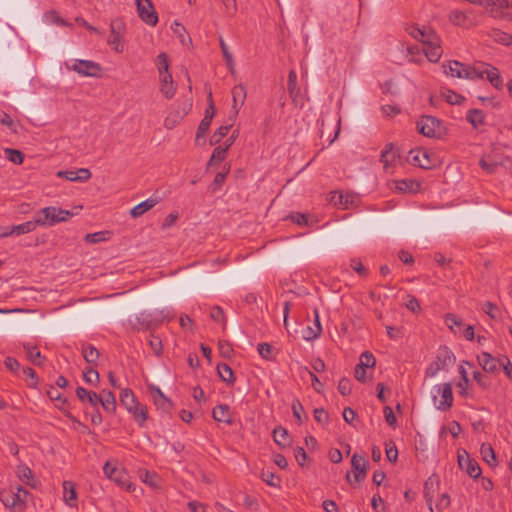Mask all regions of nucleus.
Listing matches in <instances>:
<instances>
[{
    "mask_svg": "<svg viewBox=\"0 0 512 512\" xmlns=\"http://www.w3.org/2000/svg\"><path fill=\"white\" fill-rule=\"evenodd\" d=\"M159 201L160 199L158 197H150L142 201L138 205L134 206L130 211V215L133 218H138L142 216L145 212L149 211L154 206H156L159 203Z\"/></svg>",
    "mask_w": 512,
    "mask_h": 512,
    "instance_id": "nucleus-26",
    "label": "nucleus"
},
{
    "mask_svg": "<svg viewBox=\"0 0 512 512\" xmlns=\"http://www.w3.org/2000/svg\"><path fill=\"white\" fill-rule=\"evenodd\" d=\"M84 380L91 385L97 384L99 381V373L93 368H87L84 373Z\"/></svg>",
    "mask_w": 512,
    "mask_h": 512,
    "instance_id": "nucleus-56",
    "label": "nucleus"
},
{
    "mask_svg": "<svg viewBox=\"0 0 512 512\" xmlns=\"http://www.w3.org/2000/svg\"><path fill=\"white\" fill-rule=\"evenodd\" d=\"M478 361L486 372H495L500 367V360L494 358L488 352H482L478 355Z\"/></svg>",
    "mask_w": 512,
    "mask_h": 512,
    "instance_id": "nucleus-27",
    "label": "nucleus"
},
{
    "mask_svg": "<svg viewBox=\"0 0 512 512\" xmlns=\"http://www.w3.org/2000/svg\"><path fill=\"white\" fill-rule=\"evenodd\" d=\"M128 413L132 415L134 421L140 427L144 426L148 418L147 407L145 405L139 403L135 407H133L131 411H128Z\"/></svg>",
    "mask_w": 512,
    "mask_h": 512,
    "instance_id": "nucleus-32",
    "label": "nucleus"
},
{
    "mask_svg": "<svg viewBox=\"0 0 512 512\" xmlns=\"http://www.w3.org/2000/svg\"><path fill=\"white\" fill-rule=\"evenodd\" d=\"M82 355L89 364H95L99 358L98 350L92 345H84L82 347Z\"/></svg>",
    "mask_w": 512,
    "mask_h": 512,
    "instance_id": "nucleus-43",
    "label": "nucleus"
},
{
    "mask_svg": "<svg viewBox=\"0 0 512 512\" xmlns=\"http://www.w3.org/2000/svg\"><path fill=\"white\" fill-rule=\"evenodd\" d=\"M416 130L429 138L440 137L445 130L443 123L433 116H422L416 122Z\"/></svg>",
    "mask_w": 512,
    "mask_h": 512,
    "instance_id": "nucleus-5",
    "label": "nucleus"
},
{
    "mask_svg": "<svg viewBox=\"0 0 512 512\" xmlns=\"http://www.w3.org/2000/svg\"><path fill=\"white\" fill-rule=\"evenodd\" d=\"M4 153L5 157L14 164H21L23 162V155L18 150L6 148Z\"/></svg>",
    "mask_w": 512,
    "mask_h": 512,
    "instance_id": "nucleus-49",
    "label": "nucleus"
},
{
    "mask_svg": "<svg viewBox=\"0 0 512 512\" xmlns=\"http://www.w3.org/2000/svg\"><path fill=\"white\" fill-rule=\"evenodd\" d=\"M383 413L387 424L394 427L396 425L397 420L392 408L389 406L384 407Z\"/></svg>",
    "mask_w": 512,
    "mask_h": 512,
    "instance_id": "nucleus-59",
    "label": "nucleus"
},
{
    "mask_svg": "<svg viewBox=\"0 0 512 512\" xmlns=\"http://www.w3.org/2000/svg\"><path fill=\"white\" fill-rule=\"evenodd\" d=\"M106 232L90 233L85 236V240L89 243H98L106 240Z\"/></svg>",
    "mask_w": 512,
    "mask_h": 512,
    "instance_id": "nucleus-58",
    "label": "nucleus"
},
{
    "mask_svg": "<svg viewBox=\"0 0 512 512\" xmlns=\"http://www.w3.org/2000/svg\"><path fill=\"white\" fill-rule=\"evenodd\" d=\"M62 486L63 500L65 504L71 508L77 507V492L75 484L72 481H64Z\"/></svg>",
    "mask_w": 512,
    "mask_h": 512,
    "instance_id": "nucleus-22",
    "label": "nucleus"
},
{
    "mask_svg": "<svg viewBox=\"0 0 512 512\" xmlns=\"http://www.w3.org/2000/svg\"><path fill=\"white\" fill-rule=\"evenodd\" d=\"M149 344L153 352L159 355L162 351V341L158 336L151 335Z\"/></svg>",
    "mask_w": 512,
    "mask_h": 512,
    "instance_id": "nucleus-60",
    "label": "nucleus"
},
{
    "mask_svg": "<svg viewBox=\"0 0 512 512\" xmlns=\"http://www.w3.org/2000/svg\"><path fill=\"white\" fill-rule=\"evenodd\" d=\"M258 352L266 360H271L274 356L273 347L268 343H260L258 345Z\"/></svg>",
    "mask_w": 512,
    "mask_h": 512,
    "instance_id": "nucleus-54",
    "label": "nucleus"
},
{
    "mask_svg": "<svg viewBox=\"0 0 512 512\" xmlns=\"http://www.w3.org/2000/svg\"><path fill=\"white\" fill-rule=\"evenodd\" d=\"M155 65L158 70L159 76H163L165 74H170L169 72V59L166 53H160L155 61Z\"/></svg>",
    "mask_w": 512,
    "mask_h": 512,
    "instance_id": "nucleus-41",
    "label": "nucleus"
},
{
    "mask_svg": "<svg viewBox=\"0 0 512 512\" xmlns=\"http://www.w3.org/2000/svg\"><path fill=\"white\" fill-rule=\"evenodd\" d=\"M407 33L417 41H420L422 44L426 43V41L433 35L426 28H421L417 25H409L406 28Z\"/></svg>",
    "mask_w": 512,
    "mask_h": 512,
    "instance_id": "nucleus-31",
    "label": "nucleus"
},
{
    "mask_svg": "<svg viewBox=\"0 0 512 512\" xmlns=\"http://www.w3.org/2000/svg\"><path fill=\"white\" fill-rule=\"evenodd\" d=\"M450 76L465 79H487L493 87L501 89L503 79L499 70L486 63H478L474 66L464 65L457 60H450Z\"/></svg>",
    "mask_w": 512,
    "mask_h": 512,
    "instance_id": "nucleus-1",
    "label": "nucleus"
},
{
    "mask_svg": "<svg viewBox=\"0 0 512 512\" xmlns=\"http://www.w3.org/2000/svg\"><path fill=\"white\" fill-rule=\"evenodd\" d=\"M350 266L355 272H357L361 276H364L367 273V269L362 265L361 261L358 259H352Z\"/></svg>",
    "mask_w": 512,
    "mask_h": 512,
    "instance_id": "nucleus-63",
    "label": "nucleus"
},
{
    "mask_svg": "<svg viewBox=\"0 0 512 512\" xmlns=\"http://www.w3.org/2000/svg\"><path fill=\"white\" fill-rule=\"evenodd\" d=\"M423 51L430 62H437L440 59L443 50L439 45L437 36L432 35L426 43L423 44Z\"/></svg>",
    "mask_w": 512,
    "mask_h": 512,
    "instance_id": "nucleus-14",
    "label": "nucleus"
},
{
    "mask_svg": "<svg viewBox=\"0 0 512 512\" xmlns=\"http://www.w3.org/2000/svg\"><path fill=\"white\" fill-rule=\"evenodd\" d=\"M139 479L153 490H160L162 487L161 477L154 472L140 470Z\"/></svg>",
    "mask_w": 512,
    "mask_h": 512,
    "instance_id": "nucleus-23",
    "label": "nucleus"
},
{
    "mask_svg": "<svg viewBox=\"0 0 512 512\" xmlns=\"http://www.w3.org/2000/svg\"><path fill=\"white\" fill-rule=\"evenodd\" d=\"M493 37L496 42H499L503 45L509 46L512 44V35L500 30H496L493 32Z\"/></svg>",
    "mask_w": 512,
    "mask_h": 512,
    "instance_id": "nucleus-51",
    "label": "nucleus"
},
{
    "mask_svg": "<svg viewBox=\"0 0 512 512\" xmlns=\"http://www.w3.org/2000/svg\"><path fill=\"white\" fill-rule=\"evenodd\" d=\"M450 322H452L456 327L454 328L452 325H450V330L453 331L454 334H459L466 340L474 339V328L472 325H467L465 329L462 330V321L452 314H450Z\"/></svg>",
    "mask_w": 512,
    "mask_h": 512,
    "instance_id": "nucleus-19",
    "label": "nucleus"
},
{
    "mask_svg": "<svg viewBox=\"0 0 512 512\" xmlns=\"http://www.w3.org/2000/svg\"><path fill=\"white\" fill-rule=\"evenodd\" d=\"M219 353L224 358H230L233 353L232 346L225 341H220L218 344Z\"/></svg>",
    "mask_w": 512,
    "mask_h": 512,
    "instance_id": "nucleus-57",
    "label": "nucleus"
},
{
    "mask_svg": "<svg viewBox=\"0 0 512 512\" xmlns=\"http://www.w3.org/2000/svg\"><path fill=\"white\" fill-rule=\"evenodd\" d=\"M187 506L191 512H206V505L197 501H190Z\"/></svg>",
    "mask_w": 512,
    "mask_h": 512,
    "instance_id": "nucleus-64",
    "label": "nucleus"
},
{
    "mask_svg": "<svg viewBox=\"0 0 512 512\" xmlns=\"http://www.w3.org/2000/svg\"><path fill=\"white\" fill-rule=\"evenodd\" d=\"M120 403L127 411H131L140 402L136 399L135 394L131 389H123L120 394Z\"/></svg>",
    "mask_w": 512,
    "mask_h": 512,
    "instance_id": "nucleus-33",
    "label": "nucleus"
},
{
    "mask_svg": "<svg viewBox=\"0 0 512 512\" xmlns=\"http://www.w3.org/2000/svg\"><path fill=\"white\" fill-rule=\"evenodd\" d=\"M139 17L147 25L155 26L158 22L157 13L150 0H136Z\"/></svg>",
    "mask_w": 512,
    "mask_h": 512,
    "instance_id": "nucleus-9",
    "label": "nucleus"
},
{
    "mask_svg": "<svg viewBox=\"0 0 512 512\" xmlns=\"http://www.w3.org/2000/svg\"><path fill=\"white\" fill-rule=\"evenodd\" d=\"M99 403L107 412H114L116 410V398L115 395L106 389H103L100 394H98Z\"/></svg>",
    "mask_w": 512,
    "mask_h": 512,
    "instance_id": "nucleus-29",
    "label": "nucleus"
},
{
    "mask_svg": "<svg viewBox=\"0 0 512 512\" xmlns=\"http://www.w3.org/2000/svg\"><path fill=\"white\" fill-rule=\"evenodd\" d=\"M397 159V152L393 144L389 143L385 146L381 152L380 161L383 164V168L386 172H391L394 163Z\"/></svg>",
    "mask_w": 512,
    "mask_h": 512,
    "instance_id": "nucleus-17",
    "label": "nucleus"
},
{
    "mask_svg": "<svg viewBox=\"0 0 512 512\" xmlns=\"http://www.w3.org/2000/svg\"><path fill=\"white\" fill-rule=\"evenodd\" d=\"M457 462L460 470L471 478L477 479L481 476V467L475 459L470 457L466 450H458Z\"/></svg>",
    "mask_w": 512,
    "mask_h": 512,
    "instance_id": "nucleus-7",
    "label": "nucleus"
},
{
    "mask_svg": "<svg viewBox=\"0 0 512 512\" xmlns=\"http://www.w3.org/2000/svg\"><path fill=\"white\" fill-rule=\"evenodd\" d=\"M57 176L69 181L85 182L90 179L91 172L86 168H80L78 170L59 171Z\"/></svg>",
    "mask_w": 512,
    "mask_h": 512,
    "instance_id": "nucleus-20",
    "label": "nucleus"
},
{
    "mask_svg": "<svg viewBox=\"0 0 512 512\" xmlns=\"http://www.w3.org/2000/svg\"><path fill=\"white\" fill-rule=\"evenodd\" d=\"M230 127H231V125L220 126L217 129V131H215L214 134L212 135V137L210 139V143L212 145H215V144L219 143L221 141V139L227 135V133L229 132Z\"/></svg>",
    "mask_w": 512,
    "mask_h": 512,
    "instance_id": "nucleus-50",
    "label": "nucleus"
},
{
    "mask_svg": "<svg viewBox=\"0 0 512 512\" xmlns=\"http://www.w3.org/2000/svg\"><path fill=\"white\" fill-rule=\"evenodd\" d=\"M172 30L179 38L182 45L189 46L191 44V38L186 34V29L181 24L175 22L172 25Z\"/></svg>",
    "mask_w": 512,
    "mask_h": 512,
    "instance_id": "nucleus-45",
    "label": "nucleus"
},
{
    "mask_svg": "<svg viewBox=\"0 0 512 512\" xmlns=\"http://www.w3.org/2000/svg\"><path fill=\"white\" fill-rule=\"evenodd\" d=\"M210 98V104L209 107L205 111L204 118L201 120L198 129H197V135H196V141L198 142L201 137H203L207 131L209 130V127L211 125L212 119L215 115L214 111V105L211 100V94L209 95Z\"/></svg>",
    "mask_w": 512,
    "mask_h": 512,
    "instance_id": "nucleus-16",
    "label": "nucleus"
},
{
    "mask_svg": "<svg viewBox=\"0 0 512 512\" xmlns=\"http://www.w3.org/2000/svg\"><path fill=\"white\" fill-rule=\"evenodd\" d=\"M39 226V223L36 222V216L33 220L24 222L19 225H14L10 227L9 233H0V237H8L12 235H22L27 234L29 232H32L36 229V227Z\"/></svg>",
    "mask_w": 512,
    "mask_h": 512,
    "instance_id": "nucleus-18",
    "label": "nucleus"
},
{
    "mask_svg": "<svg viewBox=\"0 0 512 512\" xmlns=\"http://www.w3.org/2000/svg\"><path fill=\"white\" fill-rule=\"evenodd\" d=\"M434 406L438 410H446L448 406V383L436 385L431 390Z\"/></svg>",
    "mask_w": 512,
    "mask_h": 512,
    "instance_id": "nucleus-11",
    "label": "nucleus"
},
{
    "mask_svg": "<svg viewBox=\"0 0 512 512\" xmlns=\"http://www.w3.org/2000/svg\"><path fill=\"white\" fill-rule=\"evenodd\" d=\"M487 6L493 18L512 21V0H487Z\"/></svg>",
    "mask_w": 512,
    "mask_h": 512,
    "instance_id": "nucleus-6",
    "label": "nucleus"
},
{
    "mask_svg": "<svg viewBox=\"0 0 512 512\" xmlns=\"http://www.w3.org/2000/svg\"><path fill=\"white\" fill-rule=\"evenodd\" d=\"M67 67L81 76L99 77L101 74V66L90 60H73Z\"/></svg>",
    "mask_w": 512,
    "mask_h": 512,
    "instance_id": "nucleus-8",
    "label": "nucleus"
},
{
    "mask_svg": "<svg viewBox=\"0 0 512 512\" xmlns=\"http://www.w3.org/2000/svg\"><path fill=\"white\" fill-rule=\"evenodd\" d=\"M288 93L295 106L303 107L304 100L301 94V90L297 85V74L294 70H291L288 74Z\"/></svg>",
    "mask_w": 512,
    "mask_h": 512,
    "instance_id": "nucleus-13",
    "label": "nucleus"
},
{
    "mask_svg": "<svg viewBox=\"0 0 512 512\" xmlns=\"http://www.w3.org/2000/svg\"><path fill=\"white\" fill-rule=\"evenodd\" d=\"M234 141V138L231 137L226 141V145L224 147L218 146L214 149L210 163L212 162H221L225 158L226 151L229 149V147L232 145Z\"/></svg>",
    "mask_w": 512,
    "mask_h": 512,
    "instance_id": "nucleus-40",
    "label": "nucleus"
},
{
    "mask_svg": "<svg viewBox=\"0 0 512 512\" xmlns=\"http://www.w3.org/2000/svg\"><path fill=\"white\" fill-rule=\"evenodd\" d=\"M232 94V116L235 118L245 103L247 97L246 86L242 83L235 85L231 91Z\"/></svg>",
    "mask_w": 512,
    "mask_h": 512,
    "instance_id": "nucleus-12",
    "label": "nucleus"
},
{
    "mask_svg": "<svg viewBox=\"0 0 512 512\" xmlns=\"http://www.w3.org/2000/svg\"><path fill=\"white\" fill-rule=\"evenodd\" d=\"M76 395L81 401H87L92 406H97L99 404L98 394L96 392H91L83 387H78L76 390Z\"/></svg>",
    "mask_w": 512,
    "mask_h": 512,
    "instance_id": "nucleus-35",
    "label": "nucleus"
},
{
    "mask_svg": "<svg viewBox=\"0 0 512 512\" xmlns=\"http://www.w3.org/2000/svg\"><path fill=\"white\" fill-rule=\"evenodd\" d=\"M105 476L120 488L129 492L136 490V485L131 483L127 471L116 460H109L103 466Z\"/></svg>",
    "mask_w": 512,
    "mask_h": 512,
    "instance_id": "nucleus-2",
    "label": "nucleus"
},
{
    "mask_svg": "<svg viewBox=\"0 0 512 512\" xmlns=\"http://www.w3.org/2000/svg\"><path fill=\"white\" fill-rule=\"evenodd\" d=\"M35 216L39 226H52L56 223L67 221L72 216V213L68 210L51 206L39 210Z\"/></svg>",
    "mask_w": 512,
    "mask_h": 512,
    "instance_id": "nucleus-4",
    "label": "nucleus"
},
{
    "mask_svg": "<svg viewBox=\"0 0 512 512\" xmlns=\"http://www.w3.org/2000/svg\"><path fill=\"white\" fill-rule=\"evenodd\" d=\"M393 184V189L400 193H415L419 190V183L412 179L397 180Z\"/></svg>",
    "mask_w": 512,
    "mask_h": 512,
    "instance_id": "nucleus-30",
    "label": "nucleus"
},
{
    "mask_svg": "<svg viewBox=\"0 0 512 512\" xmlns=\"http://www.w3.org/2000/svg\"><path fill=\"white\" fill-rule=\"evenodd\" d=\"M450 21L457 26H464L467 22V16L463 11L456 9L450 13Z\"/></svg>",
    "mask_w": 512,
    "mask_h": 512,
    "instance_id": "nucleus-47",
    "label": "nucleus"
},
{
    "mask_svg": "<svg viewBox=\"0 0 512 512\" xmlns=\"http://www.w3.org/2000/svg\"><path fill=\"white\" fill-rule=\"evenodd\" d=\"M351 465L354 471V479L356 482L364 480L367 471V461L364 455L355 453L351 459Z\"/></svg>",
    "mask_w": 512,
    "mask_h": 512,
    "instance_id": "nucleus-15",
    "label": "nucleus"
},
{
    "mask_svg": "<svg viewBox=\"0 0 512 512\" xmlns=\"http://www.w3.org/2000/svg\"><path fill=\"white\" fill-rule=\"evenodd\" d=\"M16 475L18 479L24 484L34 486V478L33 473L29 467L26 465H19L16 468Z\"/></svg>",
    "mask_w": 512,
    "mask_h": 512,
    "instance_id": "nucleus-34",
    "label": "nucleus"
},
{
    "mask_svg": "<svg viewBox=\"0 0 512 512\" xmlns=\"http://www.w3.org/2000/svg\"><path fill=\"white\" fill-rule=\"evenodd\" d=\"M407 161L415 166L429 169L435 165V160H433L430 154L424 149H411L407 156Z\"/></svg>",
    "mask_w": 512,
    "mask_h": 512,
    "instance_id": "nucleus-10",
    "label": "nucleus"
},
{
    "mask_svg": "<svg viewBox=\"0 0 512 512\" xmlns=\"http://www.w3.org/2000/svg\"><path fill=\"white\" fill-rule=\"evenodd\" d=\"M159 81L160 92L165 98L171 99L176 93V85L174 84L172 75L165 74L163 76H159Z\"/></svg>",
    "mask_w": 512,
    "mask_h": 512,
    "instance_id": "nucleus-25",
    "label": "nucleus"
},
{
    "mask_svg": "<svg viewBox=\"0 0 512 512\" xmlns=\"http://www.w3.org/2000/svg\"><path fill=\"white\" fill-rule=\"evenodd\" d=\"M338 391L341 395L346 396L351 393V383L348 379H341L338 384Z\"/></svg>",
    "mask_w": 512,
    "mask_h": 512,
    "instance_id": "nucleus-61",
    "label": "nucleus"
},
{
    "mask_svg": "<svg viewBox=\"0 0 512 512\" xmlns=\"http://www.w3.org/2000/svg\"><path fill=\"white\" fill-rule=\"evenodd\" d=\"M479 165L487 174L495 173L500 167L499 163L495 161H488L484 157L480 159Z\"/></svg>",
    "mask_w": 512,
    "mask_h": 512,
    "instance_id": "nucleus-48",
    "label": "nucleus"
},
{
    "mask_svg": "<svg viewBox=\"0 0 512 512\" xmlns=\"http://www.w3.org/2000/svg\"><path fill=\"white\" fill-rule=\"evenodd\" d=\"M356 201V197L349 193H343V192H333L330 196V202L333 203L335 206H340L342 208H349L350 206L354 205Z\"/></svg>",
    "mask_w": 512,
    "mask_h": 512,
    "instance_id": "nucleus-21",
    "label": "nucleus"
},
{
    "mask_svg": "<svg viewBox=\"0 0 512 512\" xmlns=\"http://www.w3.org/2000/svg\"><path fill=\"white\" fill-rule=\"evenodd\" d=\"M217 371L221 380L226 382L228 385H232L235 382L233 370L229 365L225 363L218 364Z\"/></svg>",
    "mask_w": 512,
    "mask_h": 512,
    "instance_id": "nucleus-36",
    "label": "nucleus"
},
{
    "mask_svg": "<svg viewBox=\"0 0 512 512\" xmlns=\"http://www.w3.org/2000/svg\"><path fill=\"white\" fill-rule=\"evenodd\" d=\"M261 479L271 487H278L280 480L270 471H262Z\"/></svg>",
    "mask_w": 512,
    "mask_h": 512,
    "instance_id": "nucleus-53",
    "label": "nucleus"
},
{
    "mask_svg": "<svg viewBox=\"0 0 512 512\" xmlns=\"http://www.w3.org/2000/svg\"><path fill=\"white\" fill-rule=\"evenodd\" d=\"M151 391L153 393L154 403L157 406H159V407H161L163 409H168L170 407L169 400L164 396V394L162 393V391L159 388L152 387Z\"/></svg>",
    "mask_w": 512,
    "mask_h": 512,
    "instance_id": "nucleus-46",
    "label": "nucleus"
},
{
    "mask_svg": "<svg viewBox=\"0 0 512 512\" xmlns=\"http://www.w3.org/2000/svg\"><path fill=\"white\" fill-rule=\"evenodd\" d=\"M314 418L318 423L325 424L328 422V413L322 408H317L314 410Z\"/></svg>",
    "mask_w": 512,
    "mask_h": 512,
    "instance_id": "nucleus-62",
    "label": "nucleus"
},
{
    "mask_svg": "<svg viewBox=\"0 0 512 512\" xmlns=\"http://www.w3.org/2000/svg\"><path fill=\"white\" fill-rule=\"evenodd\" d=\"M24 349L26 351V356L28 360L34 365L42 364V355L37 347L32 346L30 344H24Z\"/></svg>",
    "mask_w": 512,
    "mask_h": 512,
    "instance_id": "nucleus-39",
    "label": "nucleus"
},
{
    "mask_svg": "<svg viewBox=\"0 0 512 512\" xmlns=\"http://www.w3.org/2000/svg\"><path fill=\"white\" fill-rule=\"evenodd\" d=\"M212 416L217 422L231 424L233 422L232 412L226 404L216 406L212 411Z\"/></svg>",
    "mask_w": 512,
    "mask_h": 512,
    "instance_id": "nucleus-28",
    "label": "nucleus"
},
{
    "mask_svg": "<svg viewBox=\"0 0 512 512\" xmlns=\"http://www.w3.org/2000/svg\"><path fill=\"white\" fill-rule=\"evenodd\" d=\"M27 498L28 491L20 486L0 491V501L12 512H23Z\"/></svg>",
    "mask_w": 512,
    "mask_h": 512,
    "instance_id": "nucleus-3",
    "label": "nucleus"
},
{
    "mask_svg": "<svg viewBox=\"0 0 512 512\" xmlns=\"http://www.w3.org/2000/svg\"><path fill=\"white\" fill-rule=\"evenodd\" d=\"M480 453L483 461H485L490 466L496 465V456L494 449L490 444H482L480 448Z\"/></svg>",
    "mask_w": 512,
    "mask_h": 512,
    "instance_id": "nucleus-38",
    "label": "nucleus"
},
{
    "mask_svg": "<svg viewBox=\"0 0 512 512\" xmlns=\"http://www.w3.org/2000/svg\"><path fill=\"white\" fill-rule=\"evenodd\" d=\"M108 44L117 53H121L124 50L123 34L119 29L116 28L115 24L111 25V31L108 37Z\"/></svg>",
    "mask_w": 512,
    "mask_h": 512,
    "instance_id": "nucleus-24",
    "label": "nucleus"
},
{
    "mask_svg": "<svg viewBox=\"0 0 512 512\" xmlns=\"http://www.w3.org/2000/svg\"><path fill=\"white\" fill-rule=\"evenodd\" d=\"M375 363V357L370 352L365 351L361 354L358 365L364 368H372Z\"/></svg>",
    "mask_w": 512,
    "mask_h": 512,
    "instance_id": "nucleus-52",
    "label": "nucleus"
},
{
    "mask_svg": "<svg viewBox=\"0 0 512 512\" xmlns=\"http://www.w3.org/2000/svg\"><path fill=\"white\" fill-rule=\"evenodd\" d=\"M466 119L474 128H478L484 123V113L480 109H470L466 114Z\"/></svg>",
    "mask_w": 512,
    "mask_h": 512,
    "instance_id": "nucleus-37",
    "label": "nucleus"
},
{
    "mask_svg": "<svg viewBox=\"0 0 512 512\" xmlns=\"http://www.w3.org/2000/svg\"><path fill=\"white\" fill-rule=\"evenodd\" d=\"M437 486L438 485V478L436 476H431L429 477V479L426 481L425 483V487H424V490H425V496L427 498V502L429 503V506H430V510L432 512H435L434 511V508L432 507L431 505V500H432V497H433V492H434V486Z\"/></svg>",
    "mask_w": 512,
    "mask_h": 512,
    "instance_id": "nucleus-44",
    "label": "nucleus"
},
{
    "mask_svg": "<svg viewBox=\"0 0 512 512\" xmlns=\"http://www.w3.org/2000/svg\"><path fill=\"white\" fill-rule=\"evenodd\" d=\"M273 438L277 445L286 447L289 445L288 432L283 427H277L273 431Z\"/></svg>",
    "mask_w": 512,
    "mask_h": 512,
    "instance_id": "nucleus-42",
    "label": "nucleus"
},
{
    "mask_svg": "<svg viewBox=\"0 0 512 512\" xmlns=\"http://www.w3.org/2000/svg\"><path fill=\"white\" fill-rule=\"evenodd\" d=\"M483 311L494 320L499 318L500 311L492 302H485L483 305Z\"/></svg>",
    "mask_w": 512,
    "mask_h": 512,
    "instance_id": "nucleus-55",
    "label": "nucleus"
}]
</instances>
